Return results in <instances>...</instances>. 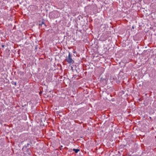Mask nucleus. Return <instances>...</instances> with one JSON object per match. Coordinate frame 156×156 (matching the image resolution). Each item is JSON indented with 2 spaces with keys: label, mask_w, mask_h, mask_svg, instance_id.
I'll return each instance as SVG.
<instances>
[{
  "label": "nucleus",
  "mask_w": 156,
  "mask_h": 156,
  "mask_svg": "<svg viewBox=\"0 0 156 156\" xmlns=\"http://www.w3.org/2000/svg\"><path fill=\"white\" fill-rule=\"evenodd\" d=\"M4 45H2V47H3H3H4Z\"/></svg>",
  "instance_id": "5"
},
{
  "label": "nucleus",
  "mask_w": 156,
  "mask_h": 156,
  "mask_svg": "<svg viewBox=\"0 0 156 156\" xmlns=\"http://www.w3.org/2000/svg\"><path fill=\"white\" fill-rule=\"evenodd\" d=\"M73 53H76V51H75L74 50H73Z\"/></svg>",
  "instance_id": "4"
},
{
  "label": "nucleus",
  "mask_w": 156,
  "mask_h": 156,
  "mask_svg": "<svg viewBox=\"0 0 156 156\" xmlns=\"http://www.w3.org/2000/svg\"><path fill=\"white\" fill-rule=\"evenodd\" d=\"M66 61L67 62L69 63H73L74 62V61L72 59L71 57L70 52H69V55L68 57L66 59Z\"/></svg>",
  "instance_id": "2"
},
{
  "label": "nucleus",
  "mask_w": 156,
  "mask_h": 156,
  "mask_svg": "<svg viewBox=\"0 0 156 156\" xmlns=\"http://www.w3.org/2000/svg\"><path fill=\"white\" fill-rule=\"evenodd\" d=\"M73 151L76 153H77L80 151V150L78 149H73Z\"/></svg>",
  "instance_id": "3"
},
{
  "label": "nucleus",
  "mask_w": 156,
  "mask_h": 156,
  "mask_svg": "<svg viewBox=\"0 0 156 156\" xmlns=\"http://www.w3.org/2000/svg\"><path fill=\"white\" fill-rule=\"evenodd\" d=\"M31 144L32 143L29 140H26L23 142H21V144L22 145L24 144L22 149L24 150H25L26 151L28 150V149L31 147Z\"/></svg>",
  "instance_id": "1"
},
{
  "label": "nucleus",
  "mask_w": 156,
  "mask_h": 156,
  "mask_svg": "<svg viewBox=\"0 0 156 156\" xmlns=\"http://www.w3.org/2000/svg\"><path fill=\"white\" fill-rule=\"evenodd\" d=\"M42 24H44L43 22H42Z\"/></svg>",
  "instance_id": "7"
},
{
  "label": "nucleus",
  "mask_w": 156,
  "mask_h": 156,
  "mask_svg": "<svg viewBox=\"0 0 156 156\" xmlns=\"http://www.w3.org/2000/svg\"><path fill=\"white\" fill-rule=\"evenodd\" d=\"M133 28H134V27H132Z\"/></svg>",
  "instance_id": "6"
}]
</instances>
